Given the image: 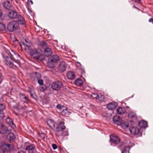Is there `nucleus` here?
I'll return each instance as SVG.
<instances>
[{
	"instance_id": "4be33fe9",
	"label": "nucleus",
	"mask_w": 153,
	"mask_h": 153,
	"mask_svg": "<svg viewBox=\"0 0 153 153\" xmlns=\"http://www.w3.org/2000/svg\"><path fill=\"white\" fill-rule=\"evenodd\" d=\"M37 54L32 56L33 57L38 60L42 61L44 60V56L39 54V53L37 51Z\"/></svg>"
},
{
	"instance_id": "a211bd4d",
	"label": "nucleus",
	"mask_w": 153,
	"mask_h": 153,
	"mask_svg": "<svg viewBox=\"0 0 153 153\" xmlns=\"http://www.w3.org/2000/svg\"><path fill=\"white\" fill-rule=\"evenodd\" d=\"M35 148V146L33 144H32L27 146L25 149L27 150L29 153H32L33 152Z\"/></svg>"
},
{
	"instance_id": "49530a36",
	"label": "nucleus",
	"mask_w": 153,
	"mask_h": 153,
	"mask_svg": "<svg viewBox=\"0 0 153 153\" xmlns=\"http://www.w3.org/2000/svg\"><path fill=\"white\" fill-rule=\"evenodd\" d=\"M27 10H28L29 11V12H30V11H30V9L29 8H28H28H27Z\"/></svg>"
},
{
	"instance_id": "de8ad7c7",
	"label": "nucleus",
	"mask_w": 153,
	"mask_h": 153,
	"mask_svg": "<svg viewBox=\"0 0 153 153\" xmlns=\"http://www.w3.org/2000/svg\"><path fill=\"white\" fill-rule=\"evenodd\" d=\"M2 76V74L1 73H0V78H1V77Z\"/></svg>"
},
{
	"instance_id": "dca6fc26",
	"label": "nucleus",
	"mask_w": 153,
	"mask_h": 153,
	"mask_svg": "<svg viewBox=\"0 0 153 153\" xmlns=\"http://www.w3.org/2000/svg\"><path fill=\"white\" fill-rule=\"evenodd\" d=\"M117 104L116 102L110 103L107 105V108L108 110H112L114 109L117 106Z\"/></svg>"
},
{
	"instance_id": "a878e982",
	"label": "nucleus",
	"mask_w": 153,
	"mask_h": 153,
	"mask_svg": "<svg viewBox=\"0 0 153 153\" xmlns=\"http://www.w3.org/2000/svg\"><path fill=\"white\" fill-rule=\"evenodd\" d=\"M47 124L51 128L53 129V127H55V124L53 120L51 119L49 120L47 122Z\"/></svg>"
},
{
	"instance_id": "5701e85b",
	"label": "nucleus",
	"mask_w": 153,
	"mask_h": 153,
	"mask_svg": "<svg viewBox=\"0 0 153 153\" xmlns=\"http://www.w3.org/2000/svg\"><path fill=\"white\" fill-rule=\"evenodd\" d=\"M6 121L7 123L9 124L10 126H12V127H16L15 125L13 122L12 119H10L9 117H8L6 119Z\"/></svg>"
},
{
	"instance_id": "a19ab883",
	"label": "nucleus",
	"mask_w": 153,
	"mask_h": 153,
	"mask_svg": "<svg viewBox=\"0 0 153 153\" xmlns=\"http://www.w3.org/2000/svg\"><path fill=\"white\" fill-rule=\"evenodd\" d=\"M81 72L82 74H83L85 73V71L83 69H82L81 70Z\"/></svg>"
},
{
	"instance_id": "c756f323",
	"label": "nucleus",
	"mask_w": 153,
	"mask_h": 153,
	"mask_svg": "<svg viewBox=\"0 0 153 153\" xmlns=\"http://www.w3.org/2000/svg\"><path fill=\"white\" fill-rule=\"evenodd\" d=\"M19 96L21 99L24 102H26L27 99L26 96L24 94L20 93Z\"/></svg>"
},
{
	"instance_id": "c03bdc74",
	"label": "nucleus",
	"mask_w": 153,
	"mask_h": 153,
	"mask_svg": "<svg viewBox=\"0 0 153 153\" xmlns=\"http://www.w3.org/2000/svg\"><path fill=\"white\" fill-rule=\"evenodd\" d=\"M28 2H30L31 3V4H33V2L31 0H30V1L28 0Z\"/></svg>"
},
{
	"instance_id": "9b49d317",
	"label": "nucleus",
	"mask_w": 153,
	"mask_h": 153,
	"mask_svg": "<svg viewBox=\"0 0 153 153\" xmlns=\"http://www.w3.org/2000/svg\"><path fill=\"white\" fill-rule=\"evenodd\" d=\"M129 130L131 133L133 135H137L139 133V129L136 127L130 128Z\"/></svg>"
},
{
	"instance_id": "bb28decb",
	"label": "nucleus",
	"mask_w": 153,
	"mask_h": 153,
	"mask_svg": "<svg viewBox=\"0 0 153 153\" xmlns=\"http://www.w3.org/2000/svg\"><path fill=\"white\" fill-rule=\"evenodd\" d=\"M40 47L44 49L48 48L49 46L47 43L44 41L41 42L39 44Z\"/></svg>"
},
{
	"instance_id": "09e8293b",
	"label": "nucleus",
	"mask_w": 153,
	"mask_h": 153,
	"mask_svg": "<svg viewBox=\"0 0 153 153\" xmlns=\"http://www.w3.org/2000/svg\"><path fill=\"white\" fill-rule=\"evenodd\" d=\"M30 95H31V97H33V94H32L30 93Z\"/></svg>"
},
{
	"instance_id": "f704fd0d",
	"label": "nucleus",
	"mask_w": 153,
	"mask_h": 153,
	"mask_svg": "<svg viewBox=\"0 0 153 153\" xmlns=\"http://www.w3.org/2000/svg\"><path fill=\"white\" fill-rule=\"evenodd\" d=\"M34 76L37 79H39L41 77V75L39 73L36 72Z\"/></svg>"
},
{
	"instance_id": "f3484780",
	"label": "nucleus",
	"mask_w": 153,
	"mask_h": 153,
	"mask_svg": "<svg viewBox=\"0 0 153 153\" xmlns=\"http://www.w3.org/2000/svg\"><path fill=\"white\" fill-rule=\"evenodd\" d=\"M52 51L50 48L48 47L45 49L44 54L45 56L48 57L51 55Z\"/></svg>"
},
{
	"instance_id": "6e6552de",
	"label": "nucleus",
	"mask_w": 153,
	"mask_h": 153,
	"mask_svg": "<svg viewBox=\"0 0 153 153\" xmlns=\"http://www.w3.org/2000/svg\"><path fill=\"white\" fill-rule=\"evenodd\" d=\"M110 141L111 143H113L114 144L116 145L119 143L120 139L117 136L111 135Z\"/></svg>"
},
{
	"instance_id": "aec40b11",
	"label": "nucleus",
	"mask_w": 153,
	"mask_h": 153,
	"mask_svg": "<svg viewBox=\"0 0 153 153\" xmlns=\"http://www.w3.org/2000/svg\"><path fill=\"white\" fill-rule=\"evenodd\" d=\"M67 78L70 79H73L75 78V75L74 72L72 71H69L66 74Z\"/></svg>"
},
{
	"instance_id": "a18cd8bd",
	"label": "nucleus",
	"mask_w": 153,
	"mask_h": 153,
	"mask_svg": "<svg viewBox=\"0 0 153 153\" xmlns=\"http://www.w3.org/2000/svg\"><path fill=\"white\" fill-rule=\"evenodd\" d=\"M67 109H66V110H64L62 112V113L64 112L65 113L66 112H67Z\"/></svg>"
},
{
	"instance_id": "ea45409f",
	"label": "nucleus",
	"mask_w": 153,
	"mask_h": 153,
	"mask_svg": "<svg viewBox=\"0 0 153 153\" xmlns=\"http://www.w3.org/2000/svg\"><path fill=\"white\" fill-rule=\"evenodd\" d=\"M17 153H26L23 150H20Z\"/></svg>"
},
{
	"instance_id": "4468645a",
	"label": "nucleus",
	"mask_w": 153,
	"mask_h": 153,
	"mask_svg": "<svg viewBox=\"0 0 153 153\" xmlns=\"http://www.w3.org/2000/svg\"><path fill=\"white\" fill-rule=\"evenodd\" d=\"M18 14L16 12L12 10L9 12L8 14V16L11 19L16 18L18 16Z\"/></svg>"
},
{
	"instance_id": "39448f33",
	"label": "nucleus",
	"mask_w": 153,
	"mask_h": 153,
	"mask_svg": "<svg viewBox=\"0 0 153 153\" xmlns=\"http://www.w3.org/2000/svg\"><path fill=\"white\" fill-rule=\"evenodd\" d=\"M19 23L17 22L13 21L8 24L7 29L9 31L12 32L17 29Z\"/></svg>"
},
{
	"instance_id": "393cba45",
	"label": "nucleus",
	"mask_w": 153,
	"mask_h": 153,
	"mask_svg": "<svg viewBox=\"0 0 153 153\" xmlns=\"http://www.w3.org/2000/svg\"><path fill=\"white\" fill-rule=\"evenodd\" d=\"M138 125L141 128H146L147 126V123L146 121L142 120L138 123Z\"/></svg>"
},
{
	"instance_id": "f8f14e48",
	"label": "nucleus",
	"mask_w": 153,
	"mask_h": 153,
	"mask_svg": "<svg viewBox=\"0 0 153 153\" xmlns=\"http://www.w3.org/2000/svg\"><path fill=\"white\" fill-rule=\"evenodd\" d=\"M8 129L7 127L5 126L2 124H0V133L5 134L7 133Z\"/></svg>"
},
{
	"instance_id": "2eb2a0df",
	"label": "nucleus",
	"mask_w": 153,
	"mask_h": 153,
	"mask_svg": "<svg viewBox=\"0 0 153 153\" xmlns=\"http://www.w3.org/2000/svg\"><path fill=\"white\" fill-rule=\"evenodd\" d=\"M113 121L114 123L117 125H120L121 122L122 121L120 117L117 116H115L113 117Z\"/></svg>"
},
{
	"instance_id": "58836bf2",
	"label": "nucleus",
	"mask_w": 153,
	"mask_h": 153,
	"mask_svg": "<svg viewBox=\"0 0 153 153\" xmlns=\"http://www.w3.org/2000/svg\"><path fill=\"white\" fill-rule=\"evenodd\" d=\"M149 22H152L153 24V18H151L149 20Z\"/></svg>"
},
{
	"instance_id": "6ab92c4d",
	"label": "nucleus",
	"mask_w": 153,
	"mask_h": 153,
	"mask_svg": "<svg viewBox=\"0 0 153 153\" xmlns=\"http://www.w3.org/2000/svg\"><path fill=\"white\" fill-rule=\"evenodd\" d=\"M91 97L97 100H99L100 101H102L104 98V96L103 95L101 96L100 97L98 94L95 93L92 94Z\"/></svg>"
},
{
	"instance_id": "72a5a7b5",
	"label": "nucleus",
	"mask_w": 153,
	"mask_h": 153,
	"mask_svg": "<svg viewBox=\"0 0 153 153\" xmlns=\"http://www.w3.org/2000/svg\"><path fill=\"white\" fill-rule=\"evenodd\" d=\"M126 146L125 145V143L123 142L120 144L118 147L121 150H122Z\"/></svg>"
},
{
	"instance_id": "412c9836",
	"label": "nucleus",
	"mask_w": 153,
	"mask_h": 153,
	"mask_svg": "<svg viewBox=\"0 0 153 153\" xmlns=\"http://www.w3.org/2000/svg\"><path fill=\"white\" fill-rule=\"evenodd\" d=\"M116 111L117 114L122 115L124 114L126 112V109L125 108L119 107L117 109Z\"/></svg>"
},
{
	"instance_id": "0eeeda50",
	"label": "nucleus",
	"mask_w": 153,
	"mask_h": 153,
	"mask_svg": "<svg viewBox=\"0 0 153 153\" xmlns=\"http://www.w3.org/2000/svg\"><path fill=\"white\" fill-rule=\"evenodd\" d=\"M23 45L25 47V50L29 52L31 56L37 54L38 53L37 51L32 49L30 46L25 44L24 43H23Z\"/></svg>"
},
{
	"instance_id": "c85d7f7f",
	"label": "nucleus",
	"mask_w": 153,
	"mask_h": 153,
	"mask_svg": "<svg viewBox=\"0 0 153 153\" xmlns=\"http://www.w3.org/2000/svg\"><path fill=\"white\" fill-rule=\"evenodd\" d=\"M83 82L81 79H78L75 81V84L78 86H81L83 84Z\"/></svg>"
},
{
	"instance_id": "c9c22d12",
	"label": "nucleus",
	"mask_w": 153,
	"mask_h": 153,
	"mask_svg": "<svg viewBox=\"0 0 153 153\" xmlns=\"http://www.w3.org/2000/svg\"><path fill=\"white\" fill-rule=\"evenodd\" d=\"M5 108V106L2 103H0V111H3Z\"/></svg>"
},
{
	"instance_id": "b1692460",
	"label": "nucleus",
	"mask_w": 153,
	"mask_h": 153,
	"mask_svg": "<svg viewBox=\"0 0 153 153\" xmlns=\"http://www.w3.org/2000/svg\"><path fill=\"white\" fill-rule=\"evenodd\" d=\"M15 137L14 134L12 133H9L7 136V139L10 141L14 140Z\"/></svg>"
},
{
	"instance_id": "cd10ccee",
	"label": "nucleus",
	"mask_w": 153,
	"mask_h": 153,
	"mask_svg": "<svg viewBox=\"0 0 153 153\" xmlns=\"http://www.w3.org/2000/svg\"><path fill=\"white\" fill-rule=\"evenodd\" d=\"M120 125L124 129H125L128 127V123L127 121H125L124 122H122V121L121 122V124Z\"/></svg>"
},
{
	"instance_id": "ddd939ff",
	"label": "nucleus",
	"mask_w": 153,
	"mask_h": 153,
	"mask_svg": "<svg viewBox=\"0 0 153 153\" xmlns=\"http://www.w3.org/2000/svg\"><path fill=\"white\" fill-rule=\"evenodd\" d=\"M3 5L4 8L8 10L11 9L12 8V6L11 3L8 1H4L3 3Z\"/></svg>"
},
{
	"instance_id": "4c0bfd02",
	"label": "nucleus",
	"mask_w": 153,
	"mask_h": 153,
	"mask_svg": "<svg viewBox=\"0 0 153 153\" xmlns=\"http://www.w3.org/2000/svg\"><path fill=\"white\" fill-rule=\"evenodd\" d=\"M52 147L53 149H55L57 148V146L55 144H53Z\"/></svg>"
},
{
	"instance_id": "423d86ee",
	"label": "nucleus",
	"mask_w": 153,
	"mask_h": 153,
	"mask_svg": "<svg viewBox=\"0 0 153 153\" xmlns=\"http://www.w3.org/2000/svg\"><path fill=\"white\" fill-rule=\"evenodd\" d=\"M62 86V82L60 81H56L53 82L51 85L52 88L54 90L58 91L59 90Z\"/></svg>"
},
{
	"instance_id": "9d476101",
	"label": "nucleus",
	"mask_w": 153,
	"mask_h": 153,
	"mask_svg": "<svg viewBox=\"0 0 153 153\" xmlns=\"http://www.w3.org/2000/svg\"><path fill=\"white\" fill-rule=\"evenodd\" d=\"M17 17L19 24L22 25L24 27H26V24L24 18L20 15H18Z\"/></svg>"
},
{
	"instance_id": "3c124183",
	"label": "nucleus",
	"mask_w": 153,
	"mask_h": 153,
	"mask_svg": "<svg viewBox=\"0 0 153 153\" xmlns=\"http://www.w3.org/2000/svg\"><path fill=\"white\" fill-rule=\"evenodd\" d=\"M17 0H16V1H17Z\"/></svg>"
},
{
	"instance_id": "1a4fd4ad",
	"label": "nucleus",
	"mask_w": 153,
	"mask_h": 153,
	"mask_svg": "<svg viewBox=\"0 0 153 153\" xmlns=\"http://www.w3.org/2000/svg\"><path fill=\"white\" fill-rule=\"evenodd\" d=\"M67 66L66 63L62 61L59 64L58 69L61 72H63L66 70Z\"/></svg>"
},
{
	"instance_id": "79ce46f5",
	"label": "nucleus",
	"mask_w": 153,
	"mask_h": 153,
	"mask_svg": "<svg viewBox=\"0 0 153 153\" xmlns=\"http://www.w3.org/2000/svg\"><path fill=\"white\" fill-rule=\"evenodd\" d=\"M56 107L57 108L60 109L61 108L60 105H57L56 106Z\"/></svg>"
},
{
	"instance_id": "f257e3e1",
	"label": "nucleus",
	"mask_w": 153,
	"mask_h": 153,
	"mask_svg": "<svg viewBox=\"0 0 153 153\" xmlns=\"http://www.w3.org/2000/svg\"><path fill=\"white\" fill-rule=\"evenodd\" d=\"M2 55L4 62L10 68H16L17 65H19L20 63L21 57L18 53L12 50H11L9 53L4 51L2 53Z\"/></svg>"
},
{
	"instance_id": "8fccbe9b",
	"label": "nucleus",
	"mask_w": 153,
	"mask_h": 153,
	"mask_svg": "<svg viewBox=\"0 0 153 153\" xmlns=\"http://www.w3.org/2000/svg\"><path fill=\"white\" fill-rule=\"evenodd\" d=\"M5 117V116L4 115L3 116V117Z\"/></svg>"
},
{
	"instance_id": "7ed1b4c3",
	"label": "nucleus",
	"mask_w": 153,
	"mask_h": 153,
	"mask_svg": "<svg viewBox=\"0 0 153 153\" xmlns=\"http://www.w3.org/2000/svg\"><path fill=\"white\" fill-rule=\"evenodd\" d=\"M65 126H64V123L63 122H61L56 126V129L55 131L56 135V136L59 137L62 135H65L63 133L61 132L65 129ZM65 135H68L67 134H65Z\"/></svg>"
},
{
	"instance_id": "473e14b6",
	"label": "nucleus",
	"mask_w": 153,
	"mask_h": 153,
	"mask_svg": "<svg viewBox=\"0 0 153 153\" xmlns=\"http://www.w3.org/2000/svg\"><path fill=\"white\" fill-rule=\"evenodd\" d=\"M5 25L2 23H0V31H3L5 29Z\"/></svg>"
},
{
	"instance_id": "e433bc0d",
	"label": "nucleus",
	"mask_w": 153,
	"mask_h": 153,
	"mask_svg": "<svg viewBox=\"0 0 153 153\" xmlns=\"http://www.w3.org/2000/svg\"><path fill=\"white\" fill-rule=\"evenodd\" d=\"M37 80L39 84L41 85H42L43 84V82L42 79H39Z\"/></svg>"
},
{
	"instance_id": "20e7f679",
	"label": "nucleus",
	"mask_w": 153,
	"mask_h": 153,
	"mask_svg": "<svg viewBox=\"0 0 153 153\" xmlns=\"http://www.w3.org/2000/svg\"><path fill=\"white\" fill-rule=\"evenodd\" d=\"M0 153H7V151L12 150L13 147L12 144L3 143L0 144Z\"/></svg>"
},
{
	"instance_id": "2f4dec72",
	"label": "nucleus",
	"mask_w": 153,
	"mask_h": 153,
	"mask_svg": "<svg viewBox=\"0 0 153 153\" xmlns=\"http://www.w3.org/2000/svg\"><path fill=\"white\" fill-rule=\"evenodd\" d=\"M136 113L134 112H130L128 114V117L130 118H133L136 117Z\"/></svg>"
},
{
	"instance_id": "37998d69",
	"label": "nucleus",
	"mask_w": 153,
	"mask_h": 153,
	"mask_svg": "<svg viewBox=\"0 0 153 153\" xmlns=\"http://www.w3.org/2000/svg\"><path fill=\"white\" fill-rule=\"evenodd\" d=\"M2 15V11L0 9V18L1 16Z\"/></svg>"
},
{
	"instance_id": "f03ea898",
	"label": "nucleus",
	"mask_w": 153,
	"mask_h": 153,
	"mask_svg": "<svg viewBox=\"0 0 153 153\" xmlns=\"http://www.w3.org/2000/svg\"><path fill=\"white\" fill-rule=\"evenodd\" d=\"M59 59V56L56 55H54L49 57L48 59L47 65L51 68H53Z\"/></svg>"
},
{
	"instance_id": "7c9ffc66",
	"label": "nucleus",
	"mask_w": 153,
	"mask_h": 153,
	"mask_svg": "<svg viewBox=\"0 0 153 153\" xmlns=\"http://www.w3.org/2000/svg\"><path fill=\"white\" fill-rule=\"evenodd\" d=\"M130 147L129 146H126L123 150H121L122 153H129Z\"/></svg>"
}]
</instances>
